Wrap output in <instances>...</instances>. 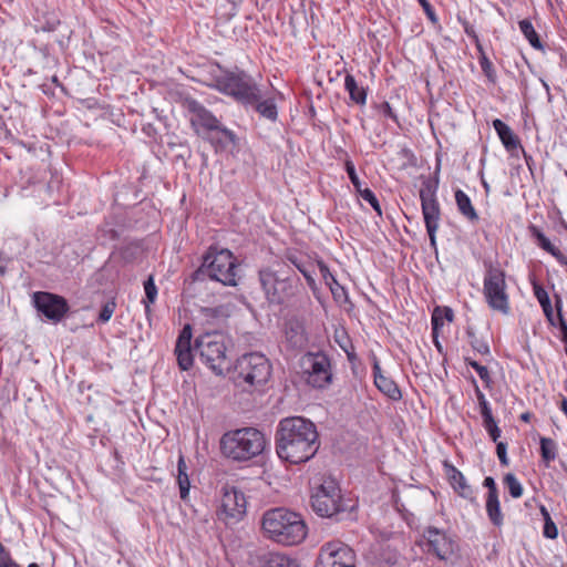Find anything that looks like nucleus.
<instances>
[{
	"label": "nucleus",
	"instance_id": "nucleus-1",
	"mask_svg": "<svg viewBox=\"0 0 567 567\" xmlns=\"http://www.w3.org/2000/svg\"><path fill=\"white\" fill-rule=\"evenodd\" d=\"M275 442L279 458L291 464L308 462L320 447L317 426L302 416L282 419L277 426Z\"/></svg>",
	"mask_w": 567,
	"mask_h": 567
},
{
	"label": "nucleus",
	"instance_id": "nucleus-2",
	"mask_svg": "<svg viewBox=\"0 0 567 567\" xmlns=\"http://www.w3.org/2000/svg\"><path fill=\"white\" fill-rule=\"evenodd\" d=\"M261 529L264 536L284 546L300 544L308 532L300 514L282 507L271 508L262 514Z\"/></svg>",
	"mask_w": 567,
	"mask_h": 567
},
{
	"label": "nucleus",
	"instance_id": "nucleus-3",
	"mask_svg": "<svg viewBox=\"0 0 567 567\" xmlns=\"http://www.w3.org/2000/svg\"><path fill=\"white\" fill-rule=\"evenodd\" d=\"M219 443L225 457L235 462H247L265 452L269 439L262 431L245 426L225 432Z\"/></svg>",
	"mask_w": 567,
	"mask_h": 567
},
{
	"label": "nucleus",
	"instance_id": "nucleus-4",
	"mask_svg": "<svg viewBox=\"0 0 567 567\" xmlns=\"http://www.w3.org/2000/svg\"><path fill=\"white\" fill-rule=\"evenodd\" d=\"M236 258L228 249L210 247L203 258L202 266L194 272L196 280L208 277L224 286L237 285Z\"/></svg>",
	"mask_w": 567,
	"mask_h": 567
},
{
	"label": "nucleus",
	"instance_id": "nucleus-5",
	"mask_svg": "<svg viewBox=\"0 0 567 567\" xmlns=\"http://www.w3.org/2000/svg\"><path fill=\"white\" fill-rule=\"evenodd\" d=\"M272 372L269 359L260 352H250L241 355L234 369L236 385L245 391H251L265 385Z\"/></svg>",
	"mask_w": 567,
	"mask_h": 567
},
{
	"label": "nucleus",
	"instance_id": "nucleus-6",
	"mask_svg": "<svg viewBox=\"0 0 567 567\" xmlns=\"http://www.w3.org/2000/svg\"><path fill=\"white\" fill-rule=\"evenodd\" d=\"M259 282L269 303L282 305L296 295L300 279L295 274L265 268L259 271Z\"/></svg>",
	"mask_w": 567,
	"mask_h": 567
},
{
	"label": "nucleus",
	"instance_id": "nucleus-7",
	"mask_svg": "<svg viewBox=\"0 0 567 567\" xmlns=\"http://www.w3.org/2000/svg\"><path fill=\"white\" fill-rule=\"evenodd\" d=\"M200 361L214 373L224 374L230 368L225 337L220 332H207L195 340Z\"/></svg>",
	"mask_w": 567,
	"mask_h": 567
},
{
	"label": "nucleus",
	"instance_id": "nucleus-8",
	"mask_svg": "<svg viewBox=\"0 0 567 567\" xmlns=\"http://www.w3.org/2000/svg\"><path fill=\"white\" fill-rule=\"evenodd\" d=\"M216 89L224 94L234 96L244 105L256 102L259 97L258 85L244 71L226 72L216 78Z\"/></svg>",
	"mask_w": 567,
	"mask_h": 567
},
{
	"label": "nucleus",
	"instance_id": "nucleus-9",
	"mask_svg": "<svg viewBox=\"0 0 567 567\" xmlns=\"http://www.w3.org/2000/svg\"><path fill=\"white\" fill-rule=\"evenodd\" d=\"M506 289L505 271L501 267L489 264L484 274L483 293L487 305L504 315L511 310Z\"/></svg>",
	"mask_w": 567,
	"mask_h": 567
},
{
	"label": "nucleus",
	"instance_id": "nucleus-10",
	"mask_svg": "<svg viewBox=\"0 0 567 567\" xmlns=\"http://www.w3.org/2000/svg\"><path fill=\"white\" fill-rule=\"evenodd\" d=\"M311 507L321 517H332L346 511L342 504L341 491L333 478H323L315 488L311 495Z\"/></svg>",
	"mask_w": 567,
	"mask_h": 567
},
{
	"label": "nucleus",
	"instance_id": "nucleus-11",
	"mask_svg": "<svg viewBox=\"0 0 567 567\" xmlns=\"http://www.w3.org/2000/svg\"><path fill=\"white\" fill-rule=\"evenodd\" d=\"M302 377L315 389H326L332 383L333 373L330 358L319 352H308L301 359Z\"/></svg>",
	"mask_w": 567,
	"mask_h": 567
},
{
	"label": "nucleus",
	"instance_id": "nucleus-12",
	"mask_svg": "<svg viewBox=\"0 0 567 567\" xmlns=\"http://www.w3.org/2000/svg\"><path fill=\"white\" fill-rule=\"evenodd\" d=\"M419 545L425 553L434 555L443 561L452 560L458 550L455 537L434 526H429L423 530Z\"/></svg>",
	"mask_w": 567,
	"mask_h": 567
},
{
	"label": "nucleus",
	"instance_id": "nucleus-13",
	"mask_svg": "<svg viewBox=\"0 0 567 567\" xmlns=\"http://www.w3.org/2000/svg\"><path fill=\"white\" fill-rule=\"evenodd\" d=\"M437 186L430 181L423 183L420 189V199L422 214L426 233L430 239V246L436 251V231L441 219V208L436 199Z\"/></svg>",
	"mask_w": 567,
	"mask_h": 567
},
{
	"label": "nucleus",
	"instance_id": "nucleus-14",
	"mask_svg": "<svg viewBox=\"0 0 567 567\" xmlns=\"http://www.w3.org/2000/svg\"><path fill=\"white\" fill-rule=\"evenodd\" d=\"M246 497L244 493L233 485L221 487L220 506L217 511L219 520L226 524L239 522L246 514Z\"/></svg>",
	"mask_w": 567,
	"mask_h": 567
},
{
	"label": "nucleus",
	"instance_id": "nucleus-15",
	"mask_svg": "<svg viewBox=\"0 0 567 567\" xmlns=\"http://www.w3.org/2000/svg\"><path fill=\"white\" fill-rule=\"evenodd\" d=\"M316 567H357L355 553L340 540L328 542L320 548Z\"/></svg>",
	"mask_w": 567,
	"mask_h": 567
},
{
	"label": "nucleus",
	"instance_id": "nucleus-16",
	"mask_svg": "<svg viewBox=\"0 0 567 567\" xmlns=\"http://www.w3.org/2000/svg\"><path fill=\"white\" fill-rule=\"evenodd\" d=\"M33 303L37 310L52 322L61 321L69 311L65 298L47 291L34 292Z\"/></svg>",
	"mask_w": 567,
	"mask_h": 567
},
{
	"label": "nucleus",
	"instance_id": "nucleus-17",
	"mask_svg": "<svg viewBox=\"0 0 567 567\" xmlns=\"http://www.w3.org/2000/svg\"><path fill=\"white\" fill-rule=\"evenodd\" d=\"M192 328L189 324H186L177 340L175 346V354L177 359L178 367L183 371H187L193 367L194 358L192 353Z\"/></svg>",
	"mask_w": 567,
	"mask_h": 567
},
{
	"label": "nucleus",
	"instance_id": "nucleus-18",
	"mask_svg": "<svg viewBox=\"0 0 567 567\" xmlns=\"http://www.w3.org/2000/svg\"><path fill=\"white\" fill-rule=\"evenodd\" d=\"M285 338L292 349L301 350L308 343L305 322L301 318L292 316L285 322Z\"/></svg>",
	"mask_w": 567,
	"mask_h": 567
},
{
	"label": "nucleus",
	"instance_id": "nucleus-19",
	"mask_svg": "<svg viewBox=\"0 0 567 567\" xmlns=\"http://www.w3.org/2000/svg\"><path fill=\"white\" fill-rule=\"evenodd\" d=\"M188 109L193 114L190 122L193 126L199 125L208 132H214L221 125L216 116L197 101H192Z\"/></svg>",
	"mask_w": 567,
	"mask_h": 567
},
{
	"label": "nucleus",
	"instance_id": "nucleus-20",
	"mask_svg": "<svg viewBox=\"0 0 567 567\" xmlns=\"http://www.w3.org/2000/svg\"><path fill=\"white\" fill-rule=\"evenodd\" d=\"M285 260L295 266L302 274L308 286L312 290L316 289L317 285L313 277L316 274V266L307 256L289 250L285 254Z\"/></svg>",
	"mask_w": 567,
	"mask_h": 567
},
{
	"label": "nucleus",
	"instance_id": "nucleus-21",
	"mask_svg": "<svg viewBox=\"0 0 567 567\" xmlns=\"http://www.w3.org/2000/svg\"><path fill=\"white\" fill-rule=\"evenodd\" d=\"M374 384L385 396L392 401H400L402 392L394 380L383 374L378 361L373 363Z\"/></svg>",
	"mask_w": 567,
	"mask_h": 567
},
{
	"label": "nucleus",
	"instance_id": "nucleus-22",
	"mask_svg": "<svg viewBox=\"0 0 567 567\" xmlns=\"http://www.w3.org/2000/svg\"><path fill=\"white\" fill-rule=\"evenodd\" d=\"M529 233L542 249L550 254L560 265L567 268V256H565L556 246H554L538 227L530 225Z\"/></svg>",
	"mask_w": 567,
	"mask_h": 567
},
{
	"label": "nucleus",
	"instance_id": "nucleus-23",
	"mask_svg": "<svg viewBox=\"0 0 567 567\" xmlns=\"http://www.w3.org/2000/svg\"><path fill=\"white\" fill-rule=\"evenodd\" d=\"M493 127L496 131L504 147L508 152H514L518 150V147L520 146L519 138L506 123H504L499 118H495L493 121Z\"/></svg>",
	"mask_w": 567,
	"mask_h": 567
},
{
	"label": "nucleus",
	"instance_id": "nucleus-24",
	"mask_svg": "<svg viewBox=\"0 0 567 567\" xmlns=\"http://www.w3.org/2000/svg\"><path fill=\"white\" fill-rule=\"evenodd\" d=\"M259 563L261 567H301L296 558L280 551L266 553Z\"/></svg>",
	"mask_w": 567,
	"mask_h": 567
},
{
	"label": "nucleus",
	"instance_id": "nucleus-25",
	"mask_svg": "<svg viewBox=\"0 0 567 567\" xmlns=\"http://www.w3.org/2000/svg\"><path fill=\"white\" fill-rule=\"evenodd\" d=\"M454 197L458 213L471 224H477L480 216L473 206L471 198L462 189H456Z\"/></svg>",
	"mask_w": 567,
	"mask_h": 567
},
{
	"label": "nucleus",
	"instance_id": "nucleus-26",
	"mask_svg": "<svg viewBox=\"0 0 567 567\" xmlns=\"http://www.w3.org/2000/svg\"><path fill=\"white\" fill-rule=\"evenodd\" d=\"M449 480L453 488L458 493L460 496L473 499L474 493L471 486L466 483V480L461 471L454 466H450Z\"/></svg>",
	"mask_w": 567,
	"mask_h": 567
},
{
	"label": "nucleus",
	"instance_id": "nucleus-27",
	"mask_svg": "<svg viewBox=\"0 0 567 567\" xmlns=\"http://www.w3.org/2000/svg\"><path fill=\"white\" fill-rule=\"evenodd\" d=\"M213 133L215 134H212L208 140L216 148L225 150L229 145L237 144L236 134L223 125H220L219 128H216Z\"/></svg>",
	"mask_w": 567,
	"mask_h": 567
},
{
	"label": "nucleus",
	"instance_id": "nucleus-28",
	"mask_svg": "<svg viewBox=\"0 0 567 567\" xmlns=\"http://www.w3.org/2000/svg\"><path fill=\"white\" fill-rule=\"evenodd\" d=\"M247 105L252 106L260 116L275 122L278 117V110L272 99H262L261 92L259 91V97L256 102L248 103Z\"/></svg>",
	"mask_w": 567,
	"mask_h": 567
},
{
	"label": "nucleus",
	"instance_id": "nucleus-29",
	"mask_svg": "<svg viewBox=\"0 0 567 567\" xmlns=\"http://www.w3.org/2000/svg\"><path fill=\"white\" fill-rule=\"evenodd\" d=\"M344 87L348 91L352 102L359 105H364L367 103V89L360 86L357 83L354 76L349 73L344 78Z\"/></svg>",
	"mask_w": 567,
	"mask_h": 567
},
{
	"label": "nucleus",
	"instance_id": "nucleus-30",
	"mask_svg": "<svg viewBox=\"0 0 567 567\" xmlns=\"http://www.w3.org/2000/svg\"><path fill=\"white\" fill-rule=\"evenodd\" d=\"M486 513L493 525L497 527L503 525L504 517L501 511L498 494L486 496Z\"/></svg>",
	"mask_w": 567,
	"mask_h": 567
},
{
	"label": "nucleus",
	"instance_id": "nucleus-31",
	"mask_svg": "<svg viewBox=\"0 0 567 567\" xmlns=\"http://www.w3.org/2000/svg\"><path fill=\"white\" fill-rule=\"evenodd\" d=\"M186 470H187V466H186L185 460L183 456H179L178 463H177V472H178L177 483H178V487H179V495L183 501H186V498L189 494V487H190V483H189V478L186 473Z\"/></svg>",
	"mask_w": 567,
	"mask_h": 567
},
{
	"label": "nucleus",
	"instance_id": "nucleus-32",
	"mask_svg": "<svg viewBox=\"0 0 567 567\" xmlns=\"http://www.w3.org/2000/svg\"><path fill=\"white\" fill-rule=\"evenodd\" d=\"M454 313L449 307H436L432 313V332L436 333L443 327L444 320L452 321Z\"/></svg>",
	"mask_w": 567,
	"mask_h": 567
},
{
	"label": "nucleus",
	"instance_id": "nucleus-33",
	"mask_svg": "<svg viewBox=\"0 0 567 567\" xmlns=\"http://www.w3.org/2000/svg\"><path fill=\"white\" fill-rule=\"evenodd\" d=\"M519 30L524 34V37L528 40L529 44L535 49H543L542 42L537 32L535 31L532 22L527 19L520 20L518 22Z\"/></svg>",
	"mask_w": 567,
	"mask_h": 567
},
{
	"label": "nucleus",
	"instance_id": "nucleus-34",
	"mask_svg": "<svg viewBox=\"0 0 567 567\" xmlns=\"http://www.w3.org/2000/svg\"><path fill=\"white\" fill-rule=\"evenodd\" d=\"M466 336L468 338V343L471 344L474 351L483 355L489 354L488 343L484 339L478 338L472 329L466 330Z\"/></svg>",
	"mask_w": 567,
	"mask_h": 567
},
{
	"label": "nucleus",
	"instance_id": "nucleus-35",
	"mask_svg": "<svg viewBox=\"0 0 567 567\" xmlns=\"http://www.w3.org/2000/svg\"><path fill=\"white\" fill-rule=\"evenodd\" d=\"M477 49H478V51L481 53V55H480V65L482 68L483 73L488 79V81H491L492 83H495V81H496V72H495L493 63L486 56V54L483 51V48H482L481 44H477Z\"/></svg>",
	"mask_w": 567,
	"mask_h": 567
},
{
	"label": "nucleus",
	"instance_id": "nucleus-36",
	"mask_svg": "<svg viewBox=\"0 0 567 567\" xmlns=\"http://www.w3.org/2000/svg\"><path fill=\"white\" fill-rule=\"evenodd\" d=\"M503 482L513 498H518L523 495V486L513 473H507L504 476Z\"/></svg>",
	"mask_w": 567,
	"mask_h": 567
},
{
	"label": "nucleus",
	"instance_id": "nucleus-37",
	"mask_svg": "<svg viewBox=\"0 0 567 567\" xmlns=\"http://www.w3.org/2000/svg\"><path fill=\"white\" fill-rule=\"evenodd\" d=\"M540 454L547 464L556 458V444L551 439H540Z\"/></svg>",
	"mask_w": 567,
	"mask_h": 567
},
{
	"label": "nucleus",
	"instance_id": "nucleus-38",
	"mask_svg": "<svg viewBox=\"0 0 567 567\" xmlns=\"http://www.w3.org/2000/svg\"><path fill=\"white\" fill-rule=\"evenodd\" d=\"M144 290H145V297L146 300H144L145 303V311L150 312L151 310V303H153L156 300L157 297V288L155 286L154 279L152 276L147 278V280L144 282Z\"/></svg>",
	"mask_w": 567,
	"mask_h": 567
},
{
	"label": "nucleus",
	"instance_id": "nucleus-39",
	"mask_svg": "<svg viewBox=\"0 0 567 567\" xmlns=\"http://www.w3.org/2000/svg\"><path fill=\"white\" fill-rule=\"evenodd\" d=\"M465 363L472 367L477 372L481 380L485 383L486 386H489V384L492 383V378L488 369L485 365H482L477 361L472 360L470 358H465Z\"/></svg>",
	"mask_w": 567,
	"mask_h": 567
},
{
	"label": "nucleus",
	"instance_id": "nucleus-40",
	"mask_svg": "<svg viewBox=\"0 0 567 567\" xmlns=\"http://www.w3.org/2000/svg\"><path fill=\"white\" fill-rule=\"evenodd\" d=\"M555 308L557 311L556 327L559 328V330L561 332V337H565V336H567V322L561 313L563 300H561V297L558 295L555 296Z\"/></svg>",
	"mask_w": 567,
	"mask_h": 567
},
{
	"label": "nucleus",
	"instance_id": "nucleus-41",
	"mask_svg": "<svg viewBox=\"0 0 567 567\" xmlns=\"http://www.w3.org/2000/svg\"><path fill=\"white\" fill-rule=\"evenodd\" d=\"M115 309H116L115 300L114 299L107 300L103 305V307H102V309H101V311L99 313L97 321L101 322V323L107 322L112 318Z\"/></svg>",
	"mask_w": 567,
	"mask_h": 567
},
{
	"label": "nucleus",
	"instance_id": "nucleus-42",
	"mask_svg": "<svg viewBox=\"0 0 567 567\" xmlns=\"http://www.w3.org/2000/svg\"><path fill=\"white\" fill-rule=\"evenodd\" d=\"M359 194L365 202H368L372 206V208L374 209V212H377L379 216L382 215L380 203L374 193L370 188H363Z\"/></svg>",
	"mask_w": 567,
	"mask_h": 567
},
{
	"label": "nucleus",
	"instance_id": "nucleus-43",
	"mask_svg": "<svg viewBox=\"0 0 567 567\" xmlns=\"http://www.w3.org/2000/svg\"><path fill=\"white\" fill-rule=\"evenodd\" d=\"M346 171H347V174H348L352 185L354 186L355 190L358 193H360L363 188L361 187V182L359 179V176L355 172V168H354V165L352 162H350V161L346 162Z\"/></svg>",
	"mask_w": 567,
	"mask_h": 567
},
{
	"label": "nucleus",
	"instance_id": "nucleus-44",
	"mask_svg": "<svg viewBox=\"0 0 567 567\" xmlns=\"http://www.w3.org/2000/svg\"><path fill=\"white\" fill-rule=\"evenodd\" d=\"M417 2L420 3V6L423 8L427 19L431 21V23L436 27V25H440L439 24V18L433 9V7L431 6V3L429 2V0H417Z\"/></svg>",
	"mask_w": 567,
	"mask_h": 567
},
{
	"label": "nucleus",
	"instance_id": "nucleus-45",
	"mask_svg": "<svg viewBox=\"0 0 567 567\" xmlns=\"http://www.w3.org/2000/svg\"><path fill=\"white\" fill-rule=\"evenodd\" d=\"M543 535L548 539H556L558 536V529L551 518H547L544 522Z\"/></svg>",
	"mask_w": 567,
	"mask_h": 567
},
{
	"label": "nucleus",
	"instance_id": "nucleus-46",
	"mask_svg": "<svg viewBox=\"0 0 567 567\" xmlns=\"http://www.w3.org/2000/svg\"><path fill=\"white\" fill-rule=\"evenodd\" d=\"M484 429L487 431L493 442H497L501 436V429L498 427L495 419L491 422H483Z\"/></svg>",
	"mask_w": 567,
	"mask_h": 567
},
{
	"label": "nucleus",
	"instance_id": "nucleus-47",
	"mask_svg": "<svg viewBox=\"0 0 567 567\" xmlns=\"http://www.w3.org/2000/svg\"><path fill=\"white\" fill-rule=\"evenodd\" d=\"M496 443V454L498 456L499 463L503 466H508L509 460L507 457V444L505 442H495Z\"/></svg>",
	"mask_w": 567,
	"mask_h": 567
},
{
	"label": "nucleus",
	"instance_id": "nucleus-48",
	"mask_svg": "<svg viewBox=\"0 0 567 567\" xmlns=\"http://www.w3.org/2000/svg\"><path fill=\"white\" fill-rule=\"evenodd\" d=\"M540 306H542L543 312H544L546 319L548 320L549 324L553 327H556L557 313L556 315L554 313L551 302L548 301Z\"/></svg>",
	"mask_w": 567,
	"mask_h": 567
},
{
	"label": "nucleus",
	"instance_id": "nucleus-49",
	"mask_svg": "<svg viewBox=\"0 0 567 567\" xmlns=\"http://www.w3.org/2000/svg\"><path fill=\"white\" fill-rule=\"evenodd\" d=\"M534 295L538 300L539 305L550 301L547 291L537 282H533Z\"/></svg>",
	"mask_w": 567,
	"mask_h": 567
},
{
	"label": "nucleus",
	"instance_id": "nucleus-50",
	"mask_svg": "<svg viewBox=\"0 0 567 567\" xmlns=\"http://www.w3.org/2000/svg\"><path fill=\"white\" fill-rule=\"evenodd\" d=\"M318 268L327 286L331 285V282L337 280L323 261H318Z\"/></svg>",
	"mask_w": 567,
	"mask_h": 567
},
{
	"label": "nucleus",
	"instance_id": "nucleus-51",
	"mask_svg": "<svg viewBox=\"0 0 567 567\" xmlns=\"http://www.w3.org/2000/svg\"><path fill=\"white\" fill-rule=\"evenodd\" d=\"M329 288L334 297V299L340 300L342 298L347 299L346 289L336 280L329 285Z\"/></svg>",
	"mask_w": 567,
	"mask_h": 567
},
{
	"label": "nucleus",
	"instance_id": "nucleus-52",
	"mask_svg": "<svg viewBox=\"0 0 567 567\" xmlns=\"http://www.w3.org/2000/svg\"><path fill=\"white\" fill-rule=\"evenodd\" d=\"M480 411L483 422H491L494 419L488 401H485L480 404Z\"/></svg>",
	"mask_w": 567,
	"mask_h": 567
},
{
	"label": "nucleus",
	"instance_id": "nucleus-53",
	"mask_svg": "<svg viewBox=\"0 0 567 567\" xmlns=\"http://www.w3.org/2000/svg\"><path fill=\"white\" fill-rule=\"evenodd\" d=\"M480 411L483 422H491L494 419L488 401H485L480 404Z\"/></svg>",
	"mask_w": 567,
	"mask_h": 567
},
{
	"label": "nucleus",
	"instance_id": "nucleus-54",
	"mask_svg": "<svg viewBox=\"0 0 567 567\" xmlns=\"http://www.w3.org/2000/svg\"><path fill=\"white\" fill-rule=\"evenodd\" d=\"M379 111L386 117L393 120V121H398V116L396 114L394 113V111L392 110L391 105L389 102H382L380 105H379Z\"/></svg>",
	"mask_w": 567,
	"mask_h": 567
},
{
	"label": "nucleus",
	"instance_id": "nucleus-55",
	"mask_svg": "<svg viewBox=\"0 0 567 567\" xmlns=\"http://www.w3.org/2000/svg\"><path fill=\"white\" fill-rule=\"evenodd\" d=\"M483 486L487 488V495L498 494L497 485L493 477L487 476L483 482Z\"/></svg>",
	"mask_w": 567,
	"mask_h": 567
},
{
	"label": "nucleus",
	"instance_id": "nucleus-56",
	"mask_svg": "<svg viewBox=\"0 0 567 567\" xmlns=\"http://www.w3.org/2000/svg\"><path fill=\"white\" fill-rule=\"evenodd\" d=\"M11 559L10 553L7 548L0 543V567L6 566Z\"/></svg>",
	"mask_w": 567,
	"mask_h": 567
},
{
	"label": "nucleus",
	"instance_id": "nucleus-57",
	"mask_svg": "<svg viewBox=\"0 0 567 567\" xmlns=\"http://www.w3.org/2000/svg\"><path fill=\"white\" fill-rule=\"evenodd\" d=\"M473 384H474V388H475V394H476V398H477V401H478V405H480L481 403H483V402H485L487 400L485 398V394L480 390L475 379H473Z\"/></svg>",
	"mask_w": 567,
	"mask_h": 567
},
{
	"label": "nucleus",
	"instance_id": "nucleus-58",
	"mask_svg": "<svg viewBox=\"0 0 567 567\" xmlns=\"http://www.w3.org/2000/svg\"><path fill=\"white\" fill-rule=\"evenodd\" d=\"M465 32H466L467 35L473 37L476 40V42L478 43L477 35L475 34V32H474L472 27L465 25Z\"/></svg>",
	"mask_w": 567,
	"mask_h": 567
},
{
	"label": "nucleus",
	"instance_id": "nucleus-59",
	"mask_svg": "<svg viewBox=\"0 0 567 567\" xmlns=\"http://www.w3.org/2000/svg\"><path fill=\"white\" fill-rule=\"evenodd\" d=\"M540 513H542V516L544 518V522L547 518H551L549 512L547 511V508L544 505L540 506Z\"/></svg>",
	"mask_w": 567,
	"mask_h": 567
},
{
	"label": "nucleus",
	"instance_id": "nucleus-60",
	"mask_svg": "<svg viewBox=\"0 0 567 567\" xmlns=\"http://www.w3.org/2000/svg\"><path fill=\"white\" fill-rule=\"evenodd\" d=\"M437 333H439V332H436V333H434V332H433V339H434V344H435V347H436V348H437V350L441 352V351H442V346H441V343H440V342H439V340H437Z\"/></svg>",
	"mask_w": 567,
	"mask_h": 567
},
{
	"label": "nucleus",
	"instance_id": "nucleus-61",
	"mask_svg": "<svg viewBox=\"0 0 567 567\" xmlns=\"http://www.w3.org/2000/svg\"><path fill=\"white\" fill-rule=\"evenodd\" d=\"M482 185H483L485 193L488 194L491 187H489L488 183L483 177H482Z\"/></svg>",
	"mask_w": 567,
	"mask_h": 567
},
{
	"label": "nucleus",
	"instance_id": "nucleus-62",
	"mask_svg": "<svg viewBox=\"0 0 567 567\" xmlns=\"http://www.w3.org/2000/svg\"><path fill=\"white\" fill-rule=\"evenodd\" d=\"M3 567H21L20 565H18L14 560H12V558L9 560L8 564H6V566Z\"/></svg>",
	"mask_w": 567,
	"mask_h": 567
},
{
	"label": "nucleus",
	"instance_id": "nucleus-63",
	"mask_svg": "<svg viewBox=\"0 0 567 567\" xmlns=\"http://www.w3.org/2000/svg\"><path fill=\"white\" fill-rule=\"evenodd\" d=\"M520 419L523 421H528L529 420V414L528 413H524V414H522Z\"/></svg>",
	"mask_w": 567,
	"mask_h": 567
},
{
	"label": "nucleus",
	"instance_id": "nucleus-64",
	"mask_svg": "<svg viewBox=\"0 0 567 567\" xmlns=\"http://www.w3.org/2000/svg\"><path fill=\"white\" fill-rule=\"evenodd\" d=\"M28 567H40L37 563H31Z\"/></svg>",
	"mask_w": 567,
	"mask_h": 567
}]
</instances>
